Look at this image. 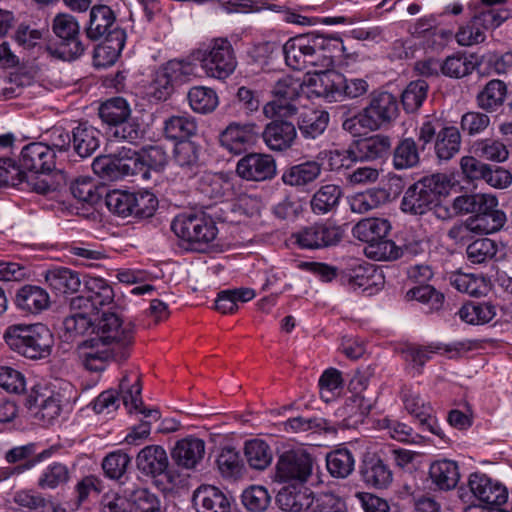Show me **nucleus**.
<instances>
[{"label": "nucleus", "instance_id": "obj_1", "mask_svg": "<svg viewBox=\"0 0 512 512\" xmlns=\"http://www.w3.org/2000/svg\"><path fill=\"white\" fill-rule=\"evenodd\" d=\"M346 50L340 37L330 34L307 33L288 39L282 51L287 66L294 70L314 68L327 70L334 65L338 53Z\"/></svg>", "mask_w": 512, "mask_h": 512}, {"label": "nucleus", "instance_id": "obj_2", "mask_svg": "<svg viewBox=\"0 0 512 512\" xmlns=\"http://www.w3.org/2000/svg\"><path fill=\"white\" fill-rule=\"evenodd\" d=\"M3 339L12 351L31 360L49 357L54 345L53 334L41 323L10 325Z\"/></svg>", "mask_w": 512, "mask_h": 512}, {"label": "nucleus", "instance_id": "obj_3", "mask_svg": "<svg viewBox=\"0 0 512 512\" xmlns=\"http://www.w3.org/2000/svg\"><path fill=\"white\" fill-rule=\"evenodd\" d=\"M398 112V101L393 94L373 92L368 104L356 115L345 119L342 128L353 135H360L362 129L376 131L391 124Z\"/></svg>", "mask_w": 512, "mask_h": 512}, {"label": "nucleus", "instance_id": "obj_4", "mask_svg": "<svg viewBox=\"0 0 512 512\" xmlns=\"http://www.w3.org/2000/svg\"><path fill=\"white\" fill-rule=\"evenodd\" d=\"M119 390L123 404L128 411L130 413L139 412L144 416V419L134 426L125 438L127 443L134 444L136 440L145 439L149 436L152 422L158 421L161 415L158 409L143 408L141 375L138 371L125 372L120 380Z\"/></svg>", "mask_w": 512, "mask_h": 512}, {"label": "nucleus", "instance_id": "obj_5", "mask_svg": "<svg viewBox=\"0 0 512 512\" xmlns=\"http://www.w3.org/2000/svg\"><path fill=\"white\" fill-rule=\"evenodd\" d=\"M450 180L445 174L437 173L423 177L411 185L401 200V210L411 215H423L448 193Z\"/></svg>", "mask_w": 512, "mask_h": 512}, {"label": "nucleus", "instance_id": "obj_6", "mask_svg": "<svg viewBox=\"0 0 512 512\" xmlns=\"http://www.w3.org/2000/svg\"><path fill=\"white\" fill-rule=\"evenodd\" d=\"M190 58L200 63L207 76L220 80L229 77L237 66L234 49L226 38L211 40L205 48L194 50Z\"/></svg>", "mask_w": 512, "mask_h": 512}, {"label": "nucleus", "instance_id": "obj_7", "mask_svg": "<svg viewBox=\"0 0 512 512\" xmlns=\"http://www.w3.org/2000/svg\"><path fill=\"white\" fill-rule=\"evenodd\" d=\"M52 30L59 43L45 46L48 55L63 61H72L84 53L86 47L80 40V25L74 16L67 13L57 14L52 22Z\"/></svg>", "mask_w": 512, "mask_h": 512}, {"label": "nucleus", "instance_id": "obj_8", "mask_svg": "<svg viewBox=\"0 0 512 512\" xmlns=\"http://www.w3.org/2000/svg\"><path fill=\"white\" fill-rule=\"evenodd\" d=\"M421 149L434 141V152L439 161H449L461 148V134L455 126H443L438 120H425L418 128Z\"/></svg>", "mask_w": 512, "mask_h": 512}, {"label": "nucleus", "instance_id": "obj_9", "mask_svg": "<svg viewBox=\"0 0 512 512\" xmlns=\"http://www.w3.org/2000/svg\"><path fill=\"white\" fill-rule=\"evenodd\" d=\"M171 229L184 241L199 245L212 242L218 232L212 218L203 212L179 214L172 221Z\"/></svg>", "mask_w": 512, "mask_h": 512}, {"label": "nucleus", "instance_id": "obj_10", "mask_svg": "<svg viewBox=\"0 0 512 512\" xmlns=\"http://www.w3.org/2000/svg\"><path fill=\"white\" fill-rule=\"evenodd\" d=\"M94 330L97 337L87 340V343H91L93 347L99 346V344L127 346L133 341L134 326L132 322L125 321L116 312H102L101 316L95 320Z\"/></svg>", "mask_w": 512, "mask_h": 512}, {"label": "nucleus", "instance_id": "obj_11", "mask_svg": "<svg viewBox=\"0 0 512 512\" xmlns=\"http://www.w3.org/2000/svg\"><path fill=\"white\" fill-rule=\"evenodd\" d=\"M314 458L303 449L282 453L276 463L275 478L278 482L304 485L313 474Z\"/></svg>", "mask_w": 512, "mask_h": 512}, {"label": "nucleus", "instance_id": "obj_12", "mask_svg": "<svg viewBox=\"0 0 512 512\" xmlns=\"http://www.w3.org/2000/svg\"><path fill=\"white\" fill-rule=\"evenodd\" d=\"M302 90V82L292 76L281 77L274 85L272 94L275 100L268 102L263 113L268 118L289 117L297 113V107L292 103Z\"/></svg>", "mask_w": 512, "mask_h": 512}, {"label": "nucleus", "instance_id": "obj_13", "mask_svg": "<svg viewBox=\"0 0 512 512\" xmlns=\"http://www.w3.org/2000/svg\"><path fill=\"white\" fill-rule=\"evenodd\" d=\"M302 249L318 250L336 246L343 237L340 226L329 221L315 222L293 234Z\"/></svg>", "mask_w": 512, "mask_h": 512}, {"label": "nucleus", "instance_id": "obj_14", "mask_svg": "<svg viewBox=\"0 0 512 512\" xmlns=\"http://www.w3.org/2000/svg\"><path fill=\"white\" fill-rule=\"evenodd\" d=\"M19 170H27L36 174H49L56 167V154L51 146L44 142L26 144L20 152Z\"/></svg>", "mask_w": 512, "mask_h": 512}, {"label": "nucleus", "instance_id": "obj_15", "mask_svg": "<svg viewBox=\"0 0 512 512\" xmlns=\"http://www.w3.org/2000/svg\"><path fill=\"white\" fill-rule=\"evenodd\" d=\"M260 132L255 123H230L220 134V144L233 154H241L252 147Z\"/></svg>", "mask_w": 512, "mask_h": 512}, {"label": "nucleus", "instance_id": "obj_16", "mask_svg": "<svg viewBox=\"0 0 512 512\" xmlns=\"http://www.w3.org/2000/svg\"><path fill=\"white\" fill-rule=\"evenodd\" d=\"M236 173L246 181L271 180L276 175V162L269 154L249 153L238 160Z\"/></svg>", "mask_w": 512, "mask_h": 512}, {"label": "nucleus", "instance_id": "obj_17", "mask_svg": "<svg viewBox=\"0 0 512 512\" xmlns=\"http://www.w3.org/2000/svg\"><path fill=\"white\" fill-rule=\"evenodd\" d=\"M468 487L473 496L488 508L501 506L508 498L507 490L503 485L482 473L471 474Z\"/></svg>", "mask_w": 512, "mask_h": 512}, {"label": "nucleus", "instance_id": "obj_18", "mask_svg": "<svg viewBox=\"0 0 512 512\" xmlns=\"http://www.w3.org/2000/svg\"><path fill=\"white\" fill-rule=\"evenodd\" d=\"M196 512H231L233 498L213 485H200L192 495Z\"/></svg>", "mask_w": 512, "mask_h": 512}, {"label": "nucleus", "instance_id": "obj_19", "mask_svg": "<svg viewBox=\"0 0 512 512\" xmlns=\"http://www.w3.org/2000/svg\"><path fill=\"white\" fill-rule=\"evenodd\" d=\"M403 402L406 411L415 418L422 432H430L446 441L445 435L433 415V409L429 403H426L418 394L412 393L405 394Z\"/></svg>", "mask_w": 512, "mask_h": 512}, {"label": "nucleus", "instance_id": "obj_20", "mask_svg": "<svg viewBox=\"0 0 512 512\" xmlns=\"http://www.w3.org/2000/svg\"><path fill=\"white\" fill-rule=\"evenodd\" d=\"M360 475L367 486L377 489L387 488L393 480V474L389 466L384 463L377 453L370 451L363 455Z\"/></svg>", "mask_w": 512, "mask_h": 512}, {"label": "nucleus", "instance_id": "obj_21", "mask_svg": "<svg viewBox=\"0 0 512 512\" xmlns=\"http://www.w3.org/2000/svg\"><path fill=\"white\" fill-rule=\"evenodd\" d=\"M114 11L107 5H94L90 9L89 20L85 26L86 36L92 41H98L110 36L113 31L122 30L116 23Z\"/></svg>", "mask_w": 512, "mask_h": 512}, {"label": "nucleus", "instance_id": "obj_22", "mask_svg": "<svg viewBox=\"0 0 512 512\" xmlns=\"http://www.w3.org/2000/svg\"><path fill=\"white\" fill-rule=\"evenodd\" d=\"M276 501L284 512H305L313 509L316 497L304 485H291L279 491Z\"/></svg>", "mask_w": 512, "mask_h": 512}, {"label": "nucleus", "instance_id": "obj_23", "mask_svg": "<svg viewBox=\"0 0 512 512\" xmlns=\"http://www.w3.org/2000/svg\"><path fill=\"white\" fill-rule=\"evenodd\" d=\"M261 135L270 150L281 152L292 147L297 138V130L292 122L273 120L265 126Z\"/></svg>", "mask_w": 512, "mask_h": 512}, {"label": "nucleus", "instance_id": "obj_24", "mask_svg": "<svg viewBox=\"0 0 512 512\" xmlns=\"http://www.w3.org/2000/svg\"><path fill=\"white\" fill-rule=\"evenodd\" d=\"M205 442L197 437L189 436L178 440L172 451L174 463L182 469H194L204 458Z\"/></svg>", "mask_w": 512, "mask_h": 512}, {"label": "nucleus", "instance_id": "obj_25", "mask_svg": "<svg viewBox=\"0 0 512 512\" xmlns=\"http://www.w3.org/2000/svg\"><path fill=\"white\" fill-rule=\"evenodd\" d=\"M508 98V86L500 79H491L477 92L475 103L486 113L500 111Z\"/></svg>", "mask_w": 512, "mask_h": 512}, {"label": "nucleus", "instance_id": "obj_26", "mask_svg": "<svg viewBox=\"0 0 512 512\" xmlns=\"http://www.w3.org/2000/svg\"><path fill=\"white\" fill-rule=\"evenodd\" d=\"M136 463L139 471L150 477L163 475L169 467L167 453L160 445H148L141 449Z\"/></svg>", "mask_w": 512, "mask_h": 512}, {"label": "nucleus", "instance_id": "obj_27", "mask_svg": "<svg viewBox=\"0 0 512 512\" xmlns=\"http://www.w3.org/2000/svg\"><path fill=\"white\" fill-rule=\"evenodd\" d=\"M103 38L104 41L95 47L93 53L96 67H108L118 60L125 45L126 33L124 30H116Z\"/></svg>", "mask_w": 512, "mask_h": 512}, {"label": "nucleus", "instance_id": "obj_28", "mask_svg": "<svg viewBox=\"0 0 512 512\" xmlns=\"http://www.w3.org/2000/svg\"><path fill=\"white\" fill-rule=\"evenodd\" d=\"M15 304L21 311L35 315L50 306V296L40 286L24 285L16 293Z\"/></svg>", "mask_w": 512, "mask_h": 512}, {"label": "nucleus", "instance_id": "obj_29", "mask_svg": "<svg viewBox=\"0 0 512 512\" xmlns=\"http://www.w3.org/2000/svg\"><path fill=\"white\" fill-rule=\"evenodd\" d=\"M498 206V199L491 193H464L453 199L456 214L477 216L488 208Z\"/></svg>", "mask_w": 512, "mask_h": 512}, {"label": "nucleus", "instance_id": "obj_30", "mask_svg": "<svg viewBox=\"0 0 512 512\" xmlns=\"http://www.w3.org/2000/svg\"><path fill=\"white\" fill-rule=\"evenodd\" d=\"M71 146L81 158L90 157L100 145V131L87 122L79 123L72 129Z\"/></svg>", "mask_w": 512, "mask_h": 512}, {"label": "nucleus", "instance_id": "obj_31", "mask_svg": "<svg viewBox=\"0 0 512 512\" xmlns=\"http://www.w3.org/2000/svg\"><path fill=\"white\" fill-rule=\"evenodd\" d=\"M359 161H371L388 156L392 142L387 135L376 134L354 142Z\"/></svg>", "mask_w": 512, "mask_h": 512}, {"label": "nucleus", "instance_id": "obj_32", "mask_svg": "<svg viewBox=\"0 0 512 512\" xmlns=\"http://www.w3.org/2000/svg\"><path fill=\"white\" fill-rule=\"evenodd\" d=\"M329 123V113L322 109L308 108L298 117V129L305 139L314 140L324 133Z\"/></svg>", "mask_w": 512, "mask_h": 512}, {"label": "nucleus", "instance_id": "obj_33", "mask_svg": "<svg viewBox=\"0 0 512 512\" xmlns=\"http://www.w3.org/2000/svg\"><path fill=\"white\" fill-rule=\"evenodd\" d=\"M466 349V343L454 342L451 344L431 343L427 346H409L403 354L407 361L412 362L414 365L422 367L427 361L431 359L433 353H459Z\"/></svg>", "mask_w": 512, "mask_h": 512}, {"label": "nucleus", "instance_id": "obj_34", "mask_svg": "<svg viewBox=\"0 0 512 512\" xmlns=\"http://www.w3.org/2000/svg\"><path fill=\"white\" fill-rule=\"evenodd\" d=\"M322 166L317 161H305L287 168L282 174L284 184L304 187L314 182L320 175Z\"/></svg>", "mask_w": 512, "mask_h": 512}, {"label": "nucleus", "instance_id": "obj_35", "mask_svg": "<svg viewBox=\"0 0 512 512\" xmlns=\"http://www.w3.org/2000/svg\"><path fill=\"white\" fill-rule=\"evenodd\" d=\"M343 195L340 186L335 184L322 185L311 197L310 208L315 215H325L337 210Z\"/></svg>", "mask_w": 512, "mask_h": 512}, {"label": "nucleus", "instance_id": "obj_36", "mask_svg": "<svg viewBox=\"0 0 512 512\" xmlns=\"http://www.w3.org/2000/svg\"><path fill=\"white\" fill-rule=\"evenodd\" d=\"M429 476L432 483L444 491L455 488L460 479L457 463L448 459L433 462L429 468Z\"/></svg>", "mask_w": 512, "mask_h": 512}, {"label": "nucleus", "instance_id": "obj_37", "mask_svg": "<svg viewBox=\"0 0 512 512\" xmlns=\"http://www.w3.org/2000/svg\"><path fill=\"white\" fill-rule=\"evenodd\" d=\"M391 229L390 222L383 218H365L360 220L352 229L355 238L367 244L386 237Z\"/></svg>", "mask_w": 512, "mask_h": 512}, {"label": "nucleus", "instance_id": "obj_38", "mask_svg": "<svg viewBox=\"0 0 512 512\" xmlns=\"http://www.w3.org/2000/svg\"><path fill=\"white\" fill-rule=\"evenodd\" d=\"M390 200V193L384 188H372L356 193L349 199L352 212L363 214L380 207Z\"/></svg>", "mask_w": 512, "mask_h": 512}, {"label": "nucleus", "instance_id": "obj_39", "mask_svg": "<svg viewBox=\"0 0 512 512\" xmlns=\"http://www.w3.org/2000/svg\"><path fill=\"white\" fill-rule=\"evenodd\" d=\"M45 280L53 290L63 294L77 292L81 285L78 272L65 267L48 270Z\"/></svg>", "mask_w": 512, "mask_h": 512}, {"label": "nucleus", "instance_id": "obj_40", "mask_svg": "<svg viewBox=\"0 0 512 512\" xmlns=\"http://www.w3.org/2000/svg\"><path fill=\"white\" fill-rule=\"evenodd\" d=\"M230 187V182L222 174L204 173L197 180L196 191L204 199L218 201Z\"/></svg>", "mask_w": 512, "mask_h": 512}, {"label": "nucleus", "instance_id": "obj_41", "mask_svg": "<svg viewBox=\"0 0 512 512\" xmlns=\"http://www.w3.org/2000/svg\"><path fill=\"white\" fill-rule=\"evenodd\" d=\"M470 151L478 158L497 163L505 162L509 157L506 145L502 141L493 138H483L474 141Z\"/></svg>", "mask_w": 512, "mask_h": 512}, {"label": "nucleus", "instance_id": "obj_42", "mask_svg": "<svg viewBox=\"0 0 512 512\" xmlns=\"http://www.w3.org/2000/svg\"><path fill=\"white\" fill-rule=\"evenodd\" d=\"M316 69V73H322L319 78L317 94L329 102L338 101L343 97L344 75L336 71Z\"/></svg>", "mask_w": 512, "mask_h": 512}, {"label": "nucleus", "instance_id": "obj_43", "mask_svg": "<svg viewBox=\"0 0 512 512\" xmlns=\"http://www.w3.org/2000/svg\"><path fill=\"white\" fill-rule=\"evenodd\" d=\"M473 221L475 234H492L500 231L506 221L507 217L504 211L494 208H488L477 216H470Z\"/></svg>", "mask_w": 512, "mask_h": 512}, {"label": "nucleus", "instance_id": "obj_44", "mask_svg": "<svg viewBox=\"0 0 512 512\" xmlns=\"http://www.w3.org/2000/svg\"><path fill=\"white\" fill-rule=\"evenodd\" d=\"M326 466L332 477L344 479L354 471L355 458L350 450L337 449L327 454Z\"/></svg>", "mask_w": 512, "mask_h": 512}, {"label": "nucleus", "instance_id": "obj_45", "mask_svg": "<svg viewBox=\"0 0 512 512\" xmlns=\"http://www.w3.org/2000/svg\"><path fill=\"white\" fill-rule=\"evenodd\" d=\"M196 131L197 124L190 116H171L164 122V134L171 140L187 141Z\"/></svg>", "mask_w": 512, "mask_h": 512}, {"label": "nucleus", "instance_id": "obj_46", "mask_svg": "<svg viewBox=\"0 0 512 512\" xmlns=\"http://www.w3.org/2000/svg\"><path fill=\"white\" fill-rule=\"evenodd\" d=\"M368 378L361 372H356L349 382V389L353 395L348 398L346 408L351 412L358 413L361 416L366 415L371 407L369 401H367L362 395V392L367 388Z\"/></svg>", "mask_w": 512, "mask_h": 512}, {"label": "nucleus", "instance_id": "obj_47", "mask_svg": "<svg viewBox=\"0 0 512 512\" xmlns=\"http://www.w3.org/2000/svg\"><path fill=\"white\" fill-rule=\"evenodd\" d=\"M131 115V109L128 102L122 97H113L101 104L99 116L103 122L110 126H115Z\"/></svg>", "mask_w": 512, "mask_h": 512}, {"label": "nucleus", "instance_id": "obj_48", "mask_svg": "<svg viewBox=\"0 0 512 512\" xmlns=\"http://www.w3.org/2000/svg\"><path fill=\"white\" fill-rule=\"evenodd\" d=\"M251 288H237L221 291L215 301V308L223 314L233 313L238 309V303L248 302L255 297Z\"/></svg>", "mask_w": 512, "mask_h": 512}, {"label": "nucleus", "instance_id": "obj_49", "mask_svg": "<svg viewBox=\"0 0 512 512\" xmlns=\"http://www.w3.org/2000/svg\"><path fill=\"white\" fill-rule=\"evenodd\" d=\"M85 291L95 311L113 303V288L103 278L93 277L88 279L85 282Z\"/></svg>", "mask_w": 512, "mask_h": 512}, {"label": "nucleus", "instance_id": "obj_50", "mask_svg": "<svg viewBox=\"0 0 512 512\" xmlns=\"http://www.w3.org/2000/svg\"><path fill=\"white\" fill-rule=\"evenodd\" d=\"M420 162L419 150L413 138H404L393 151V165L397 170L409 169Z\"/></svg>", "mask_w": 512, "mask_h": 512}, {"label": "nucleus", "instance_id": "obj_51", "mask_svg": "<svg viewBox=\"0 0 512 512\" xmlns=\"http://www.w3.org/2000/svg\"><path fill=\"white\" fill-rule=\"evenodd\" d=\"M244 455L248 465L255 470L266 469L272 461V452L266 442L253 439L246 442Z\"/></svg>", "mask_w": 512, "mask_h": 512}, {"label": "nucleus", "instance_id": "obj_52", "mask_svg": "<svg viewBox=\"0 0 512 512\" xmlns=\"http://www.w3.org/2000/svg\"><path fill=\"white\" fill-rule=\"evenodd\" d=\"M461 320L468 324L480 325L490 322L496 315L495 307L487 302H469L459 312Z\"/></svg>", "mask_w": 512, "mask_h": 512}, {"label": "nucleus", "instance_id": "obj_53", "mask_svg": "<svg viewBox=\"0 0 512 512\" xmlns=\"http://www.w3.org/2000/svg\"><path fill=\"white\" fill-rule=\"evenodd\" d=\"M408 250L397 246L392 240L383 237L376 242L368 244L365 247V254L367 257L376 261H394L402 257L405 251Z\"/></svg>", "mask_w": 512, "mask_h": 512}, {"label": "nucleus", "instance_id": "obj_54", "mask_svg": "<svg viewBox=\"0 0 512 512\" xmlns=\"http://www.w3.org/2000/svg\"><path fill=\"white\" fill-rule=\"evenodd\" d=\"M187 98L190 107L197 113L207 114L214 111L218 106L216 92L208 87L196 86L191 88Z\"/></svg>", "mask_w": 512, "mask_h": 512}, {"label": "nucleus", "instance_id": "obj_55", "mask_svg": "<svg viewBox=\"0 0 512 512\" xmlns=\"http://www.w3.org/2000/svg\"><path fill=\"white\" fill-rule=\"evenodd\" d=\"M429 85L425 80L411 81L401 94L403 108L408 113L417 111L425 101Z\"/></svg>", "mask_w": 512, "mask_h": 512}, {"label": "nucleus", "instance_id": "obj_56", "mask_svg": "<svg viewBox=\"0 0 512 512\" xmlns=\"http://www.w3.org/2000/svg\"><path fill=\"white\" fill-rule=\"evenodd\" d=\"M70 479L68 467L60 462L48 465L40 475L37 485L41 489H56L65 485Z\"/></svg>", "mask_w": 512, "mask_h": 512}, {"label": "nucleus", "instance_id": "obj_57", "mask_svg": "<svg viewBox=\"0 0 512 512\" xmlns=\"http://www.w3.org/2000/svg\"><path fill=\"white\" fill-rule=\"evenodd\" d=\"M64 336L67 341H74L78 337L86 335L90 330L95 332V320L90 316L71 313L63 320Z\"/></svg>", "mask_w": 512, "mask_h": 512}, {"label": "nucleus", "instance_id": "obj_58", "mask_svg": "<svg viewBox=\"0 0 512 512\" xmlns=\"http://www.w3.org/2000/svg\"><path fill=\"white\" fill-rule=\"evenodd\" d=\"M498 252V244L489 238H479L466 248L467 259L473 264H482L492 260Z\"/></svg>", "mask_w": 512, "mask_h": 512}, {"label": "nucleus", "instance_id": "obj_59", "mask_svg": "<svg viewBox=\"0 0 512 512\" xmlns=\"http://www.w3.org/2000/svg\"><path fill=\"white\" fill-rule=\"evenodd\" d=\"M475 64L464 54H453L441 63V72L450 78H463L473 72Z\"/></svg>", "mask_w": 512, "mask_h": 512}, {"label": "nucleus", "instance_id": "obj_60", "mask_svg": "<svg viewBox=\"0 0 512 512\" xmlns=\"http://www.w3.org/2000/svg\"><path fill=\"white\" fill-rule=\"evenodd\" d=\"M174 162L183 169L193 170L199 166L200 148L192 141H181L175 145Z\"/></svg>", "mask_w": 512, "mask_h": 512}, {"label": "nucleus", "instance_id": "obj_61", "mask_svg": "<svg viewBox=\"0 0 512 512\" xmlns=\"http://www.w3.org/2000/svg\"><path fill=\"white\" fill-rule=\"evenodd\" d=\"M489 113L480 111H468L460 119V128L462 132L474 137L483 134L491 124Z\"/></svg>", "mask_w": 512, "mask_h": 512}, {"label": "nucleus", "instance_id": "obj_62", "mask_svg": "<svg viewBox=\"0 0 512 512\" xmlns=\"http://www.w3.org/2000/svg\"><path fill=\"white\" fill-rule=\"evenodd\" d=\"M73 197L81 202L96 204L101 199V189L89 177L75 179L70 185Z\"/></svg>", "mask_w": 512, "mask_h": 512}, {"label": "nucleus", "instance_id": "obj_63", "mask_svg": "<svg viewBox=\"0 0 512 512\" xmlns=\"http://www.w3.org/2000/svg\"><path fill=\"white\" fill-rule=\"evenodd\" d=\"M243 506L250 512H263L271 502L268 490L263 486H250L241 495Z\"/></svg>", "mask_w": 512, "mask_h": 512}, {"label": "nucleus", "instance_id": "obj_64", "mask_svg": "<svg viewBox=\"0 0 512 512\" xmlns=\"http://www.w3.org/2000/svg\"><path fill=\"white\" fill-rule=\"evenodd\" d=\"M136 490L131 492V494L127 496H122L117 493H107L105 494L100 502V511L101 512H135L136 502H135Z\"/></svg>", "mask_w": 512, "mask_h": 512}]
</instances>
